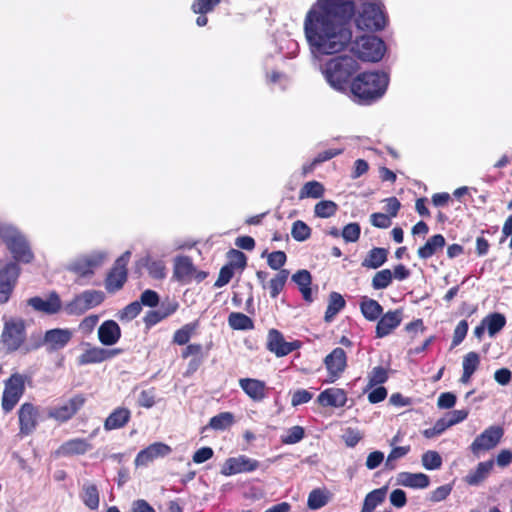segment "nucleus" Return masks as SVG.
Returning a JSON list of instances; mask_svg holds the SVG:
<instances>
[{"label": "nucleus", "instance_id": "nucleus-36", "mask_svg": "<svg viewBox=\"0 0 512 512\" xmlns=\"http://www.w3.org/2000/svg\"><path fill=\"white\" fill-rule=\"evenodd\" d=\"M141 264L146 267L149 276L153 279L161 280L166 277V267L163 261L154 260L148 255L141 259Z\"/></svg>", "mask_w": 512, "mask_h": 512}, {"label": "nucleus", "instance_id": "nucleus-28", "mask_svg": "<svg viewBox=\"0 0 512 512\" xmlns=\"http://www.w3.org/2000/svg\"><path fill=\"white\" fill-rule=\"evenodd\" d=\"M196 269L188 256H178L174 260L173 275L178 281H189Z\"/></svg>", "mask_w": 512, "mask_h": 512}, {"label": "nucleus", "instance_id": "nucleus-3", "mask_svg": "<svg viewBox=\"0 0 512 512\" xmlns=\"http://www.w3.org/2000/svg\"><path fill=\"white\" fill-rule=\"evenodd\" d=\"M388 82L386 73L364 72L352 82L351 92L359 104H370L384 95Z\"/></svg>", "mask_w": 512, "mask_h": 512}, {"label": "nucleus", "instance_id": "nucleus-49", "mask_svg": "<svg viewBox=\"0 0 512 512\" xmlns=\"http://www.w3.org/2000/svg\"><path fill=\"white\" fill-rule=\"evenodd\" d=\"M327 502V495L320 489H314L309 493L307 505L312 510H318L324 507Z\"/></svg>", "mask_w": 512, "mask_h": 512}, {"label": "nucleus", "instance_id": "nucleus-9", "mask_svg": "<svg viewBox=\"0 0 512 512\" xmlns=\"http://www.w3.org/2000/svg\"><path fill=\"white\" fill-rule=\"evenodd\" d=\"M26 376L14 373L6 380L5 388L2 397V408L5 412H10L14 409L16 404L25 391Z\"/></svg>", "mask_w": 512, "mask_h": 512}, {"label": "nucleus", "instance_id": "nucleus-10", "mask_svg": "<svg viewBox=\"0 0 512 512\" xmlns=\"http://www.w3.org/2000/svg\"><path fill=\"white\" fill-rule=\"evenodd\" d=\"M504 430L501 426L492 425L479 434L470 445V450L475 456L495 448L501 441Z\"/></svg>", "mask_w": 512, "mask_h": 512}, {"label": "nucleus", "instance_id": "nucleus-14", "mask_svg": "<svg viewBox=\"0 0 512 512\" xmlns=\"http://www.w3.org/2000/svg\"><path fill=\"white\" fill-rule=\"evenodd\" d=\"M259 467V461L249 458L246 455L228 458L222 468L221 474L231 476L240 473L253 472Z\"/></svg>", "mask_w": 512, "mask_h": 512}, {"label": "nucleus", "instance_id": "nucleus-2", "mask_svg": "<svg viewBox=\"0 0 512 512\" xmlns=\"http://www.w3.org/2000/svg\"><path fill=\"white\" fill-rule=\"evenodd\" d=\"M319 69L327 83L337 91H344L352 76L360 69L358 61L349 55L329 59Z\"/></svg>", "mask_w": 512, "mask_h": 512}, {"label": "nucleus", "instance_id": "nucleus-59", "mask_svg": "<svg viewBox=\"0 0 512 512\" xmlns=\"http://www.w3.org/2000/svg\"><path fill=\"white\" fill-rule=\"evenodd\" d=\"M313 398V394L306 389L296 390L291 399V405L297 407L301 404L308 403Z\"/></svg>", "mask_w": 512, "mask_h": 512}, {"label": "nucleus", "instance_id": "nucleus-34", "mask_svg": "<svg viewBox=\"0 0 512 512\" xmlns=\"http://www.w3.org/2000/svg\"><path fill=\"white\" fill-rule=\"evenodd\" d=\"M127 281V270L113 269L108 274L105 281V288L109 293H115L120 290Z\"/></svg>", "mask_w": 512, "mask_h": 512}, {"label": "nucleus", "instance_id": "nucleus-24", "mask_svg": "<svg viewBox=\"0 0 512 512\" xmlns=\"http://www.w3.org/2000/svg\"><path fill=\"white\" fill-rule=\"evenodd\" d=\"M118 354V350L116 349H104L100 347H92L85 350L78 359L79 364L86 365L92 363H101L105 360L113 358Z\"/></svg>", "mask_w": 512, "mask_h": 512}, {"label": "nucleus", "instance_id": "nucleus-12", "mask_svg": "<svg viewBox=\"0 0 512 512\" xmlns=\"http://www.w3.org/2000/svg\"><path fill=\"white\" fill-rule=\"evenodd\" d=\"M83 404L84 398L77 395L61 404L50 407L48 409L47 415L49 418L63 423L70 420L83 406Z\"/></svg>", "mask_w": 512, "mask_h": 512}, {"label": "nucleus", "instance_id": "nucleus-26", "mask_svg": "<svg viewBox=\"0 0 512 512\" xmlns=\"http://www.w3.org/2000/svg\"><path fill=\"white\" fill-rule=\"evenodd\" d=\"M239 386L255 402H260L266 397V384L264 381L253 378H242Z\"/></svg>", "mask_w": 512, "mask_h": 512}, {"label": "nucleus", "instance_id": "nucleus-33", "mask_svg": "<svg viewBox=\"0 0 512 512\" xmlns=\"http://www.w3.org/2000/svg\"><path fill=\"white\" fill-rule=\"evenodd\" d=\"M480 364V357L476 352L467 353L462 362L463 373L460 378V382L463 384H467L470 382V379L474 372L477 370Z\"/></svg>", "mask_w": 512, "mask_h": 512}, {"label": "nucleus", "instance_id": "nucleus-42", "mask_svg": "<svg viewBox=\"0 0 512 512\" xmlns=\"http://www.w3.org/2000/svg\"><path fill=\"white\" fill-rule=\"evenodd\" d=\"M228 324L234 330H249L253 328L251 318L239 312H232L229 315Z\"/></svg>", "mask_w": 512, "mask_h": 512}, {"label": "nucleus", "instance_id": "nucleus-44", "mask_svg": "<svg viewBox=\"0 0 512 512\" xmlns=\"http://www.w3.org/2000/svg\"><path fill=\"white\" fill-rule=\"evenodd\" d=\"M198 327V322L188 323L178 329L173 336V342L178 345H185Z\"/></svg>", "mask_w": 512, "mask_h": 512}, {"label": "nucleus", "instance_id": "nucleus-21", "mask_svg": "<svg viewBox=\"0 0 512 512\" xmlns=\"http://www.w3.org/2000/svg\"><path fill=\"white\" fill-rule=\"evenodd\" d=\"M72 336L73 333L70 329L55 328L46 331L43 343L49 350H59L69 343Z\"/></svg>", "mask_w": 512, "mask_h": 512}, {"label": "nucleus", "instance_id": "nucleus-47", "mask_svg": "<svg viewBox=\"0 0 512 512\" xmlns=\"http://www.w3.org/2000/svg\"><path fill=\"white\" fill-rule=\"evenodd\" d=\"M393 280L392 271L390 269H383L378 271L372 278V287L375 290L386 289Z\"/></svg>", "mask_w": 512, "mask_h": 512}, {"label": "nucleus", "instance_id": "nucleus-54", "mask_svg": "<svg viewBox=\"0 0 512 512\" xmlns=\"http://www.w3.org/2000/svg\"><path fill=\"white\" fill-rule=\"evenodd\" d=\"M221 0H195L192 4V10L196 14H207L220 3Z\"/></svg>", "mask_w": 512, "mask_h": 512}, {"label": "nucleus", "instance_id": "nucleus-55", "mask_svg": "<svg viewBox=\"0 0 512 512\" xmlns=\"http://www.w3.org/2000/svg\"><path fill=\"white\" fill-rule=\"evenodd\" d=\"M360 225L358 223H349L342 230V237L346 242H356L360 237Z\"/></svg>", "mask_w": 512, "mask_h": 512}, {"label": "nucleus", "instance_id": "nucleus-15", "mask_svg": "<svg viewBox=\"0 0 512 512\" xmlns=\"http://www.w3.org/2000/svg\"><path fill=\"white\" fill-rule=\"evenodd\" d=\"M38 418V408L32 403H23L18 410L20 434L24 436L32 434L37 428Z\"/></svg>", "mask_w": 512, "mask_h": 512}, {"label": "nucleus", "instance_id": "nucleus-16", "mask_svg": "<svg viewBox=\"0 0 512 512\" xmlns=\"http://www.w3.org/2000/svg\"><path fill=\"white\" fill-rule=\"evenodd\" d=\"M27 304L36 312L47 315L56 314L62 308L61 299L56 292H52L47 298H41L39 296L29 298Z\"/></svg>", "mask_w": 512, "mask_h": 512}, {"label": "nucleus", "instance_id": "nucleus-56", "mask_svg": "<svg viewBox=\"0 0 512 512\" xmlns=\"http://www.w3.org/2000/svg\"><path fill=\"white\" fill-rule=\"evenodd\" d=\"M468 332V322L461 320L454 329L452 348L458 346L466 337Z\"/></svg>", "mask_w": 512, "mask_h": 512}, {"label": "nucleus", "instance_id": "nucleus-58", "mask_svg": "<svg viewBox=\"0 0 512 512\" xmlns=\"http://www.w3.org/2000/svg\"><path fill=\"white\" fill-rule=\"evenodd\" d=\"M159 300L160 298L156 291L147 289L142 292L139 302L141 303V307L147 306L153 308L159 304Z\"/></svg>", "mask_w": 512, "mask_h": 512}, {"label": "nucleus", "instance_id": "nucleus-50", "mask_svg": "<svg viewBox=\"0 0 512 512\" xmlns=\"http://www.w3.org/2000/svg\"><path fill=\"white\" fill-rule=\"evenodd\" d=\"M337 211V204L330 200H323L315 205L314 213L320 218H329Z\"/></svg>", "mask_w": 512, "mask_h": 512}, {"label": "nucleus", "instance_id": "nucleus-23", "mask_svg": "<svg viewBox=\"0 0 512 512\" xmlns=\"http://www.w3.org/2000/svg\"><path fill=\"white\" fill-rule=\"evenodd\" d=\"M317 402L324 407L340 408L345 406L347 395L343 389L328 388L318 395Z\"/></svg>", "mask_w": 512, "mask_h": 512}, {"label": "nucleus", "instance_id": "nucleus-64", "mask_svg": "<svg viewBox=\"0 0 512 512\" xmlns=\"http://www.w3.org/2000/svg\"><path fill=\"white\" fill-rule=\"evenodd\" d=\"M292 280L299 286V289L311 285L312 277L309 271L299 270L293 276Z\"/></svg>", "mask_w": 512, "mask_h": 512}, {"label": "nucleus", "instance_id": "nucleus-63", "mask_svg": "<svg viewBox=\"0 0 512 512\" xmlns=\"http://www.w3.org/2000/svg\"><path fill=\"white\" fill-rule=\"evenodd\" d=\"M233 277V269L231 266L226 265L221 268L218 278L216 282L214 283V286L217 288H221L228 284Z\"/></svg>", "mask_w": 512, "mask_h": 512}, {"label": "nucleus", "instance_id": "nucleus-60", "mask_svg": "<svg viewBox=\"0 0 512 512\" xmlns=\"http://www.w3.org/2000/svg\"><path fill=\"white\" fill-rule=\"evenodd\" d=\"M229 258H230V265L231 267H238L243 269L246 266V256L243 252L231 249L228 252Z\"/></svg>", "mask_w": 512, "mask_h": 512}, {"label": "nucleus", "instance_id": "nucleus-22", "mask_svg": "<svg viewBox=\"0 0 512 512\" xmlns=\"http://www.w3.org/2000/svg\"><path fill=\"white\" fill-rule=\"evenodd\" d=\"M92 449L90 442L83 438H74L64 442L56 451L57 457L83 455Z\"/></svg>", "mask_w": 512, "mask_h": 512}, {"label": "nucleus", "instance_id": "nucleus-30", "mask_svg": "<svg viewBox=\"0 0 512 512\" xmlns=\"http://www.w3.org/2000/svg\"><path fill=\"white\" fill-rule=\"evenodd\" d=\"M445 244L446 241L443 235H433L418 249L417 255L420 259L426 260L436 254L439 250H442Z\"/></svg>", "mask_w": 512, "mask_h": 512}, {"label": "nucleus", "instance_id": "nucleus-7", "mask_svg": "<svg viewBox=\"0 0 512 512\" xmlns=\"http://www.w3.org/2000/svg\"><path fill=\"white\" fill-rule=\"evenodd\" d=\"M104 299L105 294L100 290H85L66 303L63 310L67 315H82L86 311L99 306Z\"/></svg>", "mask_w": 512, "mask_h": 512}, {"label": "nucleus", "instance_id": "nucleus-45", "mask_svg": "<svg viewBox=\"0 0 512 512\" xmlns=\"http://www.w3.org/2000/svg\"><path fill=\"white\" fill-rule=\"evenodd\" d=\"M234 422V416L230 412H222L210 419L209 427L214 430H225Z\"/></svg>", "mask_w": 512, "mask_h": 512}, {"label": "nucleus", "instance_id": "nucleus-62", "mask_svg": "<svg viewBox=\"0 0 512 512\" xmlns=\"http://www.w3.org/2000/svg\"><path fill=\"white\" fill-rule=\"evenodd\" d=\"M138 404L144 408H151L155 404L154 389L141 391L138 396Z\"/></svg>", "mask_w": 512, "mask_h": 512}, {"label": "nucleus", "instance_id": "nucleus-61", "mask_svg": "<svg viewBox=\"0 0 512 512\" xmlns=\"http://www.w3.org/2000/svg\"><path fill=\"white\" fill-rule=\"evenodd\" d=\"M410 451V446H399L394 447L389 453L385 465L391 469H393V465L391 464L393 461L404 457Z\"/></svg>", "mask_w": 512, "mask_h": 512}, {"label": "nucleus", "instance_id": "nucleus-32", "mask_svg": "<svg viewBox=\"0 0 512 512\" xmlns=\"http://www.w3.org/2000/svg\"><path fill=\"white\" fill-rule=\"evenodd\" d=\"M493 466H494L493 460L480 462L477 465L476 469L469 472V474L466 476V482L469 485H473V486L480 484L490 474L491 470L493 469Z\"/></svg>", "mask_w": 512, "mask_h": 512}, {"label": "nucleus", "instance_id": "nucleus-4", "mask_svg": "<svg viewBox=\"0 0 512 512\" xmlns=\"http://www.w3.org/2000/svg\"><path fill=\"white\" fill-rule=\"evenodd\" d=\"M0 237L16 261L30 263L33 260L34 256L26 237L15 227L9 224L2 227Z\"/></svg>", "mask_w": 512, "mask_h": 512}, {"label": "nucleus", "instance_id": "nucleus-53", "mask_svg": "<svg viewBox=\"0 0 512 512\" xmlns=\"http://www.w3.org/2000/svg\"><path fill=\"white\" fill-rule=\"evenodd\" d=\"M305 435L304 428L301 426H293L286 431V434L281 437L284 444H296L300 442Z\"/></svg>", "mask_w": 512, "mask_h": 512}, {"label": "nucleus", "instance_id": "nucleus-39", "mask_svg": "<svg viewBox=\"0 0 512 512\" xmlns=\"http://www.w3.org/2000/svg\"><path fill=\"white\" fill-rule=\"evenodd\" d=\"M345 300L341 294L332 292L329 296L328 306L325 312V321L331 322L334 317L344 308Z\"/></svg>", "mask_w": 512, "mask_h": 512}, {"label": "nucleus", "instance_id": "nucleus-37", "mask_svg": "<svg viewBox=\"0 0 512 512\" xmlns=\"http://www.w3.org/2000/svg\"><path fill=\"white\" fill-rule=\"evenodd\" d=\"M360 309L363 316L368 321H375L379 319L383 313L382 306L376 300L367 297L363 298L360 304Z\"/></svg>", "mask_w": 512, "mask_h": 512}, {"label": "nucleus", "instance_id": "nucleus-40", "mask_svg": "<svg viewBox=\"0 0 512 512\" xmlns=\"http://www.w3.org/2000/svg\"><path fill=\"white\" fill-rule=\"evenodd\" d=\"M81 499L88 508L97 509L99 506V492L96 485L85 483L82 487Z\"/></svg>", "mask_w": 512, "mask_h": 512}, {"label": "nucleus", "instance_id": "nucleus-8", "mask_svg": "<svg viewBox=\"0 0 512 512\" xmlns=\"http://www.w3.org/2000/svg\"><path fill=\"white\" fill-rule=\"evenodd\" d=\"M26 339L25 321L20 318H11L4 322L1 341L9 351H16Z\"/></svg>", "mask_w": 512, "mask_h": 512}, {"label": "nucleus", "instance_id": "nucleus-38", "mask_svg": "<svg viewBox=\"0 0 512 512\" xmlns=\"http://www.w3.org/2000/svg\"><path fill=\"white\" fill-rule=\"evenodd\" d=\"M483 322L487 328L489 336L494 337L504 328L506 324V318L503 314L495 312L484 317Z\"/></svg>", "mask_w": 512, "mask_h": 512}, {"label": "nucleus", "instance_id": "nucleus-1", "mask_svg": "<svg viewBox=\"0 0 512 512\" xmlns=\"http://www.w3.org/2000/svg\"><path fill=\"white\" fill-rule=\"evenodd\" d=\"M355 14L353 0H317L306 14L304 35L311 57L321 61L323 57L338 54L352 41L351 19Z\"/></svg>", "mask_w": 512, "mask_h": 512}, {"label": "nucleus", "instance_id": "nucleus-5", "mask_svg": "<svg viewBox=\"0 0 512 512\" xmlns=\"http://www.w3.org/2000/svg\"><path fill=\"white\" fill-rule=\"evenodd\" d=\"M356 26L361 30L377 31L386 25L383 5L378 1L365 0L355 19Z\"/></svg>", "mask_w": 512, "mask_h": 512}, {"label": "nucleus", "instance_id": "nucleus-19", "mask_svg": "<svg viewBox=\"0 0 512 512\" xmlns=\"http://www.w3.org/2000/svg\"><path fill=\"white\" fill-rule=\"evenodd\" d=\"M171 451V447L167 444L162 442H155L137 454L135 458V464L137 466H146L149 462L156 458L169 455Z\"/></svg>", "mask_w": 512, "mask_h": 512}, {"label": "nucleus", "instance_id": "nucleus-51", "mask_svg": "<svg viewBox=\"0 0 512 512\" xmlns=\"http://www.w3.org/2000/svg\"><path fill=\"white\" fill-rule=\"evenodd\" d=\"M388 379V372L381 366L374 367L368 374L367 388L371 389L376 385L383 384Z\"/></svg>", "mask_w": 512, "mask_h": 512}, {"label": "nucleus", "instance_id": "nucleus-57", "mask_svg": "<svg viewBox=\"0 0 512 512\" xmlns=\"http://www.w3.org/2000/svg\"><path fill=\"white\" fill-rule=\"evenodd\" d=\"M286 254L283 251H274L268 255L267 263L273 270H279L286 262Z\"/></svg>", "mask_w": 512, "mask_h": 512}, {"label": "nucleus", "instance_id": "nucleus-29", "mask_svg": "<svg viewBox=\"0 0 512 512\" xmlns=\"http://www.w3.org/2000/svg\"><path fill=\"white\" fill-rule=\"evenodd\" d=\"M130 417L131 412L129 409L118 407L106 418L104 428L107 431L122 428L128 423Z\"/></svg>", "mask_w": 512, "mask_h": 512}, {"label": "nucleus", "instance_id": "nucleus-41", "mask_svg": "<svg viewBox=\"0 0 512 512\" xmlns=\"http://www.w3.org/2000/svg\"><path fill=\"white\" fill-rule=\"evenodd\" d=\"M324 186L318 181H309L303 185L299 192V198H313L318 199L324 195Z\"/></svg>", "mask_w": 512, "mask_h": 512}, {"label": "nucleus", "instance_id": "nucleus-52", "mask_svg": "<svg viewBox=\"0 0 512 512\" xmlns=\"http://www.w3.org/2000/svg\"><path fill=\"white\" fill-rule=\"evenodd\" d=\"M142 310L141 303L134 301L125 306L119 313L118 318L121 321H131L136 318Z\"/></svg>", "mask_w": 512, "mask_h": 512}, {"label": "nucleus", "instance_id": "nucleus-6", "mask_svg": "<svg viewBox=\"0 0 512 512\" xmlns=\"http://www.w3.org/2000/svg\"><path fill=\"white\" fill-rule=\"evenodd\" d=\"M357 57L367 62H378L385 54L386 46L376 36H362L352 48Z\"/></svg>", "mask_w": 512, "mask_h": 512}, {"label": "nucleus", "instance_id": "nucleus-31", "mask_svg": "<svg viewBox=\"0 0 512 512\" xmlns=\"http://www.w3.org/2000/svg\"><path fill=\"white\" fill-rule=\"evenodd\" d=\"M388 256V250L385 248L374 247L368 253L365 259L362 261V267L368 269H377L381 267L386 261Z\"/></svg>", "mask_w": 512, "mask_h": 512}, {"label": "nucleus", "instance_id": "nucleus-11", "mask_svg": "<svg viewBox=\"0 0 512 512\" xmlns=\"http://www.w3.org/2000/svg\"><path fill=\"white\" fill-rule=\"evenodd\" d=\"M107 252L93 251L88 255L81 256L71 262L68 269L80 276H88L93 274L95 268L99 267L107 259Z\"/></svg>", "mask_w": 512, "mask_h": 512}, {"label": "nucleus", "instance_id": "nucleus-46", "mask_svg": "<svg viewBox=\"0 0 512 512\" xmlns=\"http://www.w3.org/2000/svg\"><path fill=\"white\" fill-rule=\"evenodd\" d=\"M291 236L298 242H304L311 236V228L303 221L297 220L292 224Z\"/></svg>", "mask_w": 512, "mask_h": 512}, {"label": "nucleus", "instance_id": "nucleus-35", "mask_svg": "<svg viewBox=\"0 0 512 512\" xmlns=\"http://www.w3.org/2000/svg\"><path fill=\"white\" fill-rule=\"evenodd\" d=\"M387 490V486H383L369 492L364 499L361 512H372L385 500Z\"/></svg>", "mask_w": 512, "mask_h": 512}, {"label": "nucleus", "instance_id": "nucleus-48", "mask_svg": "<svg viewBox=\"0 0 512 512\" xmlns=\"http://www.w3.org/2000/svg\"><path fill=\"white\" fill-rule=\"evenodd\" d=\"M423 467L426 470H437L442 466V458L436 451H426L421 458Z\"/></svg>", "mask_w": 512, "mask_h": 512}, {"label": "nucleus", "instance_id": "nucleus-20", "mask_svg": "<svg viewBox=\"0 0 512 512\" xmlns=\"http://www.w3.org/2000/svg\"><path fill=\"white\" fill-rule=\"evenodd\" d=\"M324 364L329 374L333 377L332 381H334L344 372L347 366L345 351L339 347L333 349V351L325 357Z\"/></svg>", "mask_w": 512, "mask_h": 512}, {"label": "nucleus", "instance_id": "nucleus-43", "mask_svg": "<svg viewBox=\"0 0 512 512\" xmlns=\"http://www.w3.org/2000/svg\"><path fill=\"white\" fill-rule=\"evenodd\" d=\"M289 271L281 269L274 278L270 280L269 289L271 298H277L283 290L285 283L288 279Z\"/></svg>", "mask_w": 512, "mask_h": 512}, {"label": "nucleus", "instance_id": "nucleus-25", "mask_svg": "<svg viewBox=\"0 0 512 512\" xmlns=\"http://www.w3.org/2000/svg\"><path fill=\"white\" fill-rule=\"evenodd\" d=\"M121 337V329L114 320L104 321L98 329L99 341L106 346L116 344Z\"/></svg>", "mask_w": 512, "mask_h": 512}, {"label": "nucleus", "instance_id": "nucleus-17", "mask_svg": "<svg viewBox=\"0 0 512 512\" xmlns=\"http://www.w3.org/2000/svg\"><path fill=\"white\" fill-rule=\"evenodd\" d=\"M403 320V310L396 309L382 314L376 325V337L384 338L392 333Z\"/></svg>", "mask_w": 512, "mask_h": 512}, {"label": "nucleus", "instance_id": "nucleus-27", "mask_svg": "<svg viewBox=\"0 0 512 512\" xmlns=\"http://www.w3.org/2000/svg\"><path fill=\"white\" fill-rule=\"evenodd\" d=\"M429 483L430 479L424 473L401 472L397 475V484L404 487L424 489Z\"/></svg>", "mask_w": 512, "mask_h": 512}, {"label": "nucleus", "instance_id": "nucleus-18", "mask_svg": "<svg viewBox=\"0 0 512 512\" xmlns=\"http://www.w3.org/2000/svg\"><path fill=\"white\" fill-rule=\"evenodd\" d=\"M299 347L298 342H287L283 335L276 329L268 333L267 348L277 357L286 356Z\"/></svg>", "mask_w": 512, "mask_h": 512}, {"label": "nucleus", "instance_id": "nucleus-13", "mask_svg": "<svg viewBox=\"0 0 512 512\" xmlns=\"http://www.w3.org/2000/svg\"><path fill=\"white\" fill-rule=\"evenodd\" d=\"M19 276V267L14 262L7 263L0 270V304L8 302Z\"/></svg>", "mask_w": 512, "mask_h": 512}]
</instances>
